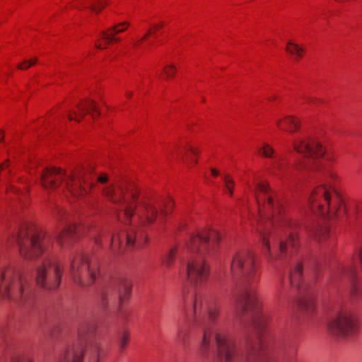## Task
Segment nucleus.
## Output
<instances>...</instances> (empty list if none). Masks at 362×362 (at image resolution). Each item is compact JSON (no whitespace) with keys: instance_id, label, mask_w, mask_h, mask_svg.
<instances>
[{"instance_id":"nucleus-35","label":"nucleus","mask_w":362,"mask_h":362,"mask_svg":"<svg viewBox=\"0 0 362 362\" xmlns=\"http://www.w3.org/2000/svg\"><path fill=\"white\" fill-rule=\"evenodd\" d=\"M117 242L120 244L121 237L119 235H113L111 238V247L112 250L115 249Z\"/></svg>"},{"instance_id":"nucleus-6","label":"nucleus","mask_w":362,"mask_h":362,"mask_svg":"<svg viewBox=\"0 0 362 362\" xmlns=\"http://www.w3.org/2000/svg\"><path fill=\"white\" fill-rule=\"evenodd\" d=\"M92 180L91 170L83 167H79L69 175L55 168H46L41 174L42 185L45 189L57 188L60 181L64 182L66 189L75 197L88 193L93 185Z\"/></svg>"},{"instance_id":"nucleus-5","label":"nucleus","mask_w":362,"mask_h":362,"mask_svg":"<svg viewBox=\"0 0 362 362\" xmlns=\"http://www.w3.org/2000/svg\"><path fill=\"white\" fill-rule=\"evenodd\" d=\"M0 295L19 306L30 307L34 296L23 272L13 265L0 264Z\"/></svg>"},{"instance_id":"nucleus-20","label":"nucleus","mask_w":362,"mask_h":362,"mask_svg":"<svg viewBox=\"0 0 362 362\" xmlns=\"http://www.w3.org/2000/svg\"><path fill=\"white\" fill-rule=\"evenodd\" d=\"M277 126L281 129H286V127H287L289 132H293L298 130L299 121L296 118L289 116L285 117L282 121H278Z\"/></svg>"},{"instance_id":"nucleus-16","label":"nucleus","mask_w":362,"mask_h":362,"mask_svg":"<svg viewBox=\"0 0 362 362\" xmlns=\"http://www.w3.org/2000/svg\"><path fill=\"white\" fill-rule=\"evenodd\" d=\"M78 110L73 111V113H69L68 117L70 120H75L80 122L87 113H90L93 118H95V113L97 112L100 115L98 111L95 103L90 99H86L81 103L77 104L76 105Z\"/></svg>"},{"instance_id":"nucleus-38","label":"nucleus","mask_w":362,"mask_h":362,"mask_svg":"<svg viewBox=\"0 0 362 362\" xmlns=\"http://www.w3.org/2000/svg\"><path fill=\"white\" fill-rule=\"evenodd\" d=\"M97 181L100 183H106L108 180V177L105 174H103L96 178Z\"/></svg>"},{"instance_id":"nucleus-10","label":"nucleus","mask_w":362,"mask_h":362,"mask_svg":"<svg viewBox=\"0 0 362 362\" xmlns=\"http://www.w3.org/2000/svg\"><path fill=\"white\" fill-rule=\"evenodd\" d=\"M11 239L18 245L20 254L28 259H32L41 255L47 243L42 232L28 227L22 228L17 235L12 237Z\"/></svg>"},{"instance_id":"nucleus-39","label":"nucleus","mask_w":362,"mask_h":362,"mask_svg":"<svg viewBox=\"0 0 362 362\" xmlns=\"http://www.w3.org/2000/svg\"><path fill=\"white\" fill-rule=\"evenodd\" d=\"M37 58H33V59H30L29 61L25 60V63L28 64L25 68L30 67L31 66L37 63Z\"/></svg>"},{"instance_id":"nucleus-37","label":"nucleus","mask_w":362,"mask_h":362,"mask_svg":"<svg viewBox=\"0 0 362 362\" xmlns=\"http://www.w3.org/2000/svg\"><path fill=\"white\" fill-rule=\"evenodd\" d=\"M281 160H282V158H279L277 160L274 161V163H273L274 169L281 170V168H282V164L281 163Z\"/></svg>"},{"instance_id":"nucleus-43","label":"nucleus","mask_w":362,"mask_h":362,"mask_svg":"<svg viewBox=\"0 0 362 362\" xmlns=\"http://www.w3.org/2000/svg\"><path fill=\"white\" fill-rule=\"evenodd\" d=\"M211 173L214 176H217L218 175V172L214 168L211 169Z\"/></svg>"},{"instance_id":"nucleus-7","label":"nucleus","mask_w":362,"mask_h":362,"mask_svg":"<svg viewBox=\"0 0 362 362\" xmlns=\"http://www.w3.org/2000/svg\"><path fill=\"white\" fill-rule=\"evenodd\" d=\"M96 325L93 321L83 322L78 329V341L69 346L59 359V362H83V356L89 362H99L100 343L94 337Z\"/></svg>"},{"instance_id":"nucleus-18","label":"nucleus","mask_w":362,"mask_h":362,"mask_svg":"<svg viewBox=\"0 0 362 362\" xmlns=\"http://www.w3.org/2000/svg\"><path fill=\"white\" fill-rule=\"evenodd\" d=\"M355 274L356 268L354 266H340L332 272L329 276V281L331 284H335L346 278L352 281L355 277Z\"/></svg>"},{"instance_id":"nucleus-3","label":"nucleus","mask_w":362,"mask_h":362,"mask_svg":"<svg viewBox=\"0 0 362 362\" xmlns=\"http://www.w3.org/2000/svg\"><path fill=\"white\" fill-rule=\"evenodd\" d=\"M103 193L115 204L117 219L127 225L129 223L123 235L127 245L144 244L146 237L144 228L153 223L157 209L149 204L141 203L134 192L126 191L120 186L107 187Z\"/></svg>"},{"instance_id":"nucleus-34","label":"nucleus","mask_w":362,"mask_h":362,"mask_svg":"<svg viewBox=\"0 0 362 362\" xmlns=\"http://www.w3.org/2000/svg\"><path fill=\"white\" fill-rule=\"evenodd\" d=\"M173 202L170 199H167L164 204V209H161V213L164 215H166L168 212V210H170L173 207Z\"/></svg>"},{"instance_id":"nucleus-14","label":"nucleus","mask_w":362,"mask_h":362,"mask_svg":"<svg viewBox=\"0 0 362 362\" xmlns=\"http://www.w3.org/2000/svg\"><path fill=\"white\" fill-rule=\"evenodd\" d=\"M332 334L341 339L353 337L358 330V324L353 314L349 310H341L328 323Z\"/></svg>"},{"instance_id":"nucleus-41","label":"nucleus","mask_w":362,"mask_h":362,"mask_svg":"<svg viewBox=\"0 0 362 362\" xmlns=\"http://www.w3.org/2000/svg\"><path fill=\"white\" fill-rule=\"evenodd\" d=\"M27 64L25 63V61L22 64H19L18 65V69H27L28 68H25L27 66Z\"/></svg>"},{"instance_id":"nucleus-1","label":"nucleus","mask_w":362,"mask_h":362,"mask_svg":"<svg viewBox=\"0 0 362 362\" xmlns=\"http://www.w3.org/2000/svg\"><path fill=\"white\" fill-rule=\"evenodd\" d=\"M235 308L238 315H247L251 318L257 332L255 339L247 337L238 343L230 334L213 327L219 313V306L214 299L200 293L185 298L184 311L187 320L202 327L199 354L203 357L216 354L221 362H274L269 357L267 342L259 336L264 324L255 289H242L237 296Z\"/></svg>"},{"instance_id":"nucleus-36","label":"nucleus","mask_w":362,"mask_h":362,"mask_svg":"<svg viewBox=\"0 0 362 362\" xmlns=\"http://www.w3.org/2000/svg\"><path fill=\"white\" fill-rule=\"evenodd\" d=\"M277 295L279 299H281L282 298L286 296V293L284 291V288L283 286V280L280 281V285L277 288Z\"/></svg>"},{"instance_id":"nucleus-9","label":"nucleus","mask_w":362,"mask_h":362,"mask_svg":"<svg viewBox=\"0 0 362 362\" xmlns=\"http://www.w3.org/2000/svg\"><path fill=\"white\" fill-rule=\"evenodd\" d=\"M310 209L315 214L334 215L342 207L341 199L337 192L325 184L317 187L309 198Z\"/></svg>"},{"instance_id":"nucleus-2","label":"nucleus","mask_w":362,"mask_h":362,"mask_svg":"<svg viewBox=\"0 0 362 362\" xmlns=\"http://www.w3.org/2000/svg\"><path fill=\"white\" fill-rule=\"evenodd\" d=\"M257 189L256 199L259 215L267 218L265 225L260 223L259 230L262 243L269 252L268 261L275 267L277 265L274 262L276 259L282 260L284 264H288L291 286L300 294L298 302L299 308L308 313H312L315 304L313 298L304 293L307 284L301 281V260L293 255L298 245V224L284 214L282 200L267 183H259Z\"/></svg>"},{"instance_id":"nucleus-11","label":"nucleus","mask_w":362,"mask_h":362,"mask_svg":"<svg viewBox=\"0 0 362 362\" xmlns=\"http://www.w3.org/2000/svg\"><path fill=\"white\" fill-rule=\"evenodd\" d=\"M230 272L234 279H240L245 284H255L259 279L254 254L248 250H240L233 256Z\"/></svg>"},{"instance_id":"nucleus-19","label":"nucleus","mask_w":362,"mask_h":362,"mask_svg":"<svg viewBox=\"0 0 362 362\" xmlns=\"http://www.w3.org/2000/svg\"><path fill=\"white\" fill-rule=\"evenodd\" d=\"M117 34H115L114 32H112V29L110 28L107 31H102L100 33V37L104 40L105 44L104 45L100 43H96L95 47L98 49H105L107 45L111 43L112 42H119L120 40V38L116 37L115 35Z\"/></svg>"},{"instance_id":"nucleus-23","label":"nucleus","mask_w":362,"mask_h":362,"mask_svg":"<svg viewBox=\"0 0 362 362\" xmlns=\"http://www.w3.org/2000/svg\"><path fill=\"white\" fill-rule=\"evenodd\" d=\"M329 230L327 227L319 226L312 232L313 238L317 240H322L328 235Z\"/></svg>"},{"instance_id":"nucleus-13","label":"nucleus","mask_w":362,"mask_h":362,"mask_svg":"<svg viewBox=\"0 0 362 362\" xmlns=\"http://www.w3.org/2000/svg\"><path fill=\"white\" fill-rule=\"evenodd\" d=\"M61 276V267L54 260L44 259L36 268V283L45 289L57 288L60 284Z\"/></svg>"},{"instance_id":"nucleus-17","label":"nucleus","mask_w":362,"mask_h":362,"mask_svg":"<svg viewBox=\"0 0 362 362\" xmlns=\"http://www.w3.org/2000/svg\"><path fill=\"white\" fill-rule=\"evenodd\" d=\"M79 232L80 227H76L75 225H69L56 235L55 239L63 247L66 244L69 245L75 240Z\"/></svg>"},{"instance_id":"nucleus-32","label":"nucleus","mask_w":362,"mask_h":362,"mask_svg":"<svg viewBox=\"0 0 362 362\" xmlns=\"http://www.w3.org/2000/svg\"><path fill=\"white\" fill-rule=\"evenodd\" d=\"M303 99L309 104L316 105L318 103H323V100L319 98L316 97H310V96H303Z\"/></svg>"},{"instance_id":"nucleus-29","label":"nucleus","mask_w":362,"mask_h":362,"mask_svg":"<svg viewBox=\"0 0 362 362\" xmlns=\"http://www.w3.org/2000/svg\"><path fill=\"white\" fill-rule=\"evenodd\" d=\"M296 354V349L295 346L291 345L289 349H285L284 354L286 360H291Z\"/></svg>"},{"instance_id":"nucleus-12","label":"nucleus","mask_w":362,"mask_h":362,"mask_svg":"<svg viewBox=\"0 0 362 362\" xmlns=\"http://www.w3.org/2000/svg\"><path fill=\"white\" fill-rule=\"evenodd\" d=\"M97 259H89L82 254L76 255L71 262L70 274L74 282L81 286L90 285L98 274Z\"/></svg>"},{"instance_id":"nucleus-22","label":"nucleus","mask_w":362,"mask_h":362,"mask_svg":"<svg viewBox=\"0 0 362 362\" xmlns=\"http://www.w3.org/2000/svg\"><path fill=\"white\" fill-rule=\"evenodd\" d=\"M129 339V334L127 332H122L118 334L117 338V344L122 352L124 350Z\"/></svg>"},{"instance_id":"nucleus-4","label":"nucleus","mask_w":362,"mask_h":362,"mask_svg":"<svg viewBox=\"0 0 362 362\" xmlns=\"http://www.w3.org/2000/svg\"><path fill=\"white\" fill-rule=\"evenodd\" d=\"M221 238L220 233L212 229L192 235L189 241L184 246L173 247L164 257L163 263L169 267L175 258L180 256L182 260L186 259V269L183 275L191 284H202L207 279L209 274L205 257L214 256L216 253Z\"/></svg>"},{"instance_id":"nucleus-30","label":"nucleus","mask_w":362,"mask_h":362,"mask_svg":"<svg viewBox=\"0 0 362 362\" xmlns=\"http://www.w3.org/2000/svg\"><path fill=\"white\" fill-rule=\"evenodd\" d=\"M187 153L186 160H185L183 156H182V159H183V160L186 163L188 162V160H192V162H194L196 163L197 160L192 157V154L197 155V150L192 147H189L187 149Z\"/></svg>"},{"instance_id":"nucleus-27","label":"nucleus","mask_w":362,"mask_h":362,"mask_svg":"<svg viewBox=\"0 0 362 362\" xmlns=\"http://www.w3.org/2000/svg\"><path fill=\"white\" fill-rule=\"evenodd\" d=\"M11 362H33V361L28 354H18L11 359Z\"/></svg>"},{"instance_id":"nucleus-42","label":"nucleus","mask_w":362,"mask_h":362,"mask_svg":"<svg viewBox=\"0 0 362 362\" xmlns=\"http://www.w3.org/2000/svg\"><path fill=\"white\" fill-rule=\"evenodd\" d=\"M58 214H59L58 215H56L57 218H59V216H64L65 214V211L63 209H59L58 211Z\"/></svg>"},{"instance_id":"nucleus-48","label":"nucleus","mask_w":362,"mask_h":362,"mask_svg":"<svg viewBox=\"0 0 362 362\" xmlns=\"http://www.w3.org/2000/svg\"><path fill=\"white\" fill-rule=\"evenodd\" d=\"M100 240H100V238H96V239H95V243H96L97 244H98V243H99V242H100Z\"/></svg>"},{"instance_id":"nucleus-15","label":"nucleus","mask_w":362,"mask_h":362,"mask_svg":"<svg viewBox=\"0 0 362 362\" xmlns=\"http://www.w3.org/2000/svg\"><path fill=\"white\" fill-rule=\"evenodd\" d=\"M131 282L124 278L114 279L110 287L103 290L100 294V303L103 307L107 305L108 297L115 296L119 300L121 305L127 299L131 293Z\"/></svg>"},{"instance_id":"nucleus-49","label":"nucleus","mask_w":362,"mask_h":362,"mask_svg":"<svg viewBox=\"0 0 362 362\" xmlns=\"http://www.w3.org/2000/svg\"><path fill=\"white\" fill-rule=\"evenodd\" d=\"M275 98H276V97H275V96H274V97H269V98H268V100H273V99H275Z\"/></svg>"},{"instance_id":"nucleus-44","label":"nucleus","mask_w":362,"mask_h":362,"mask_svg":"<svg viewBox=\"0 0 362 362\" xmlns=\"http://www.w3.org/2000/svg\"><path fill=\"white\" fill-rule=\"evenodd\" d=\"M4 139V132L0 130V141H2Z\"/></svg>"},{"instance_id":"nucleus-24","label":"nucleus","mask_w":362,"mask_h":362,"mask_svg":"<svg viewBox=\"0 0 362 362\" xmlns=\"http://www.w3.org/2000/svg\"><path fill=\"white\" fill-rule=\"evenodd\" d=\"M187 329L184 327H180L178 328L177 334V340L183 345V346H186L187 345Z\"/></svg>"},{"instance_id":"nucleus-45","label":"nucleus","mask_w":362,"mask_h":362,"mask_svg":"<svg viewBox=\"0 0 362 362\" xmlns=\"http://www.w3.org/2000/svg\"><path fill=\"white\" fill-rule=\"evenodd\" d=\"M163 26V23H160V24L156 25V28L159 29V28H162Z\"/></svg>"},{"instance_id":"nucleus-25","label":"nucleus","mask_w":362,"mask_h":362,"mask_svg":"<svg viewBox=\"0 0 362 362\" xmlns=\"http://www.w3.org/2000/svg\"><path fill=\"white\" fill-rule=\"evenodd\" d=\"M107 0H98L94 4L90 6L91 11L99 13L107 5Z\"/></svg>"},{"instance_id":"nucleus-31","label":"nucleus","mask_w":362,"mask_h":362,"mask_svg":"<svg viewBox=\"0 0 362 362\" xmlns=\"http://www.w3.org/2000/svg\"><path fill=\"white\" fill-rule=\"evenodd\" d=\"M262 155L267 158H271L274 152V149L268 144H264L263 148L260 150Z\"/></svg>"},{"instance_id":"nucleus-33","label":"nucleus","mask_w":362,"mask_h":362,"mask_svg":"<svg viewBox=\"0 0 362 362\" xmlns=\"http://www.w3.org/2000/svg\"><path fill=\"white\" fill-rule=\"evenodd\" d=\"M163 72L165 73L166 78L173 77L176 72V68L173 65L166 66L163 69Z\"/></svg>"},{"instance_id":"nucleus-21","label":"nucleus","mask_w":362,"mask_h":362,"mask_svg":"<svg viewBox=\"0 0 362 362\" xmlns=\"http://www.w3.org/2000/svg\"><path fill=\"white\" fill-rule=\"evenodd\" d=\"M286 52L293 55L296 59H298L302 57L304 49L299 47L297 44L288 42L286 47Z\"/></svg>"},{"instance_id":"nucleus-28","label":"nucleus","mask_w":362,"mask_h":362,"mask_svg":"<svg viewBox=\"0 0 362 362\" xmlns=\"http://www.w3.org/2000/svg\"><path fill=\"white\" fill-rule=\"evenodd\" d=\"M129 24L127 22H123L110 28L115 34H119L126 30Z\"/></svg>"},{"instance_id":"nucleus-46","label":"nucleus","mask_w":362,"mask_h":362,"mask_svg":"<svg viewBox=\"0 0 362 362\" xmlns=\"http://www.w3.org/2000/svg\"><path fill=\"white\" fill-rule=\"evenodd\" d=\"M126 95L128 97V98H130L132 96V92H127L126 93Z\"/></svg>"},{"instance_id":"nucleus-40","label":"nucleus","mask_w":362,"mask_h":362,"mask_svg":"<svg viewBox=\"0 0 362 362\" xmlns=\"http://www.w3.org/2000/svg\"><path fill=\"white\" fill-rule=\"evenodd\" d=\"M151 33H152L151 30H148V32H147V33H146V34L143 37H141V40L138 42V44H139V43H140V42H143L144 40H146V37H147L149 35H151ZM134 45H135V46H136V45H137V43L134 44Z\"/></svg>"},{"instance_id":"nucleus-26","label":"nucleus","mask_w":362,"mask_h":362,"mask_svg":"<svg viewBox=\"0 0 362 362\" xmlns=\"http://www.w3.org/2000/svg\"><path fill=\"white\" fill-rule=\"evenodd\" d=\"M223 179L225 182L226 188L228 190L229 194L231 196L233 192L234 181L228 175H224Z\"/></svg>"},{"instance_id":"nucleus-8","label":"nucleus","mask_w":362,"mask_h":362,"mask_svg":"<svg viewBox=\"0 0 362 362\" xmlns=\"http://www.w3.org/2000/svg\"><path fill=\"white\" fill-rule=\"evenodd\" d=\"M293 148L298 153L303 156L305 160L300 162L297 166V170L304 169L308 172L316 173L317 177L322 175L334 178L335 175L329 171L325 170L316 159L325 154V149L322 145L313 140L303 138L296 139L293 141Z\"/></svg>"},{"instance_id":"nucleus-47","label":"nucleus","mask_w":362,"mask_h":362,"mask_svg":"<svg viewBox=\"0 0 362 362\" xmlns=\"http://www.w3.org/2000/svg\"><path fill=\"white\" fill-rule=\"evenodd\" d=\"M5 165H6V164H4V163H3V164L0 165V170H2V169H4V168L5 167Z\"/></svg>"}]
</instances>
